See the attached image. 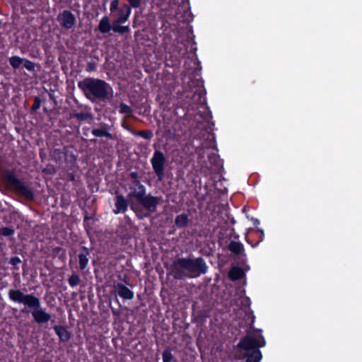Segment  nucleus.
Returning <instances> with one entry per match:
<instances>
[{
	"label": "nucleus",
	"instance_id": "obj_1",
	"mask_svg": "<svg viewBox=\"0 0 362 362\" xmlns=\"http://www.w3.org/2000/svg\"><path fill=\"white\" fill-rule=\"evenodd\" d=\"M208 266L202 257L197 258L178 257L171 264V272L175 279L194 278L207 272Z\"/></svg>",
	"mask_w": 362,
	"mask_h": 362
},
{
	"label": "nucleus",
	"instance_id": "obj_2",
	"mask_svg": "<svg viewBox=\"0 0 362 362\" xmlns=\"http://www.w3.org/2000/svg\"><path fill=\"white\" fill-rule=\"evenodd\" d=\"M87 99L94 103H105L110 101L113 97V91L111 86L105 81L86 78L78 83Z\"/></svg>",
	"mask_w": 362,
	"mask_h": 362
},
{
	"label": "nucleus",
	"instance_id": "obj_3",
	"mask_svg": "<svg viewBox=\"0 0 362 362\" xmlns=\"http://www.w3.org/2000/svg\"><path fill=\"white\" fill-rule=\"evenodd\" d=\"M8 296L13 302L25 305V307L21 310V313L27 312L26 307L31 309L32 316L37 323L43 324L51 320L50 314L41 308L40 299L33 294H25L19 289H10Z\"/></svg>",
	"mask_w": 362,
	"mask_h": 362
},
{
	"label": "nucleus",
	"instance_id": "obj_4",
	"mask_svg": "<svg viewBox=\"0 0 362 362\" xmlns=\"http://www.w3.org/2000/svg\"><path fill=\"white\" fill-rule=\"evenodd\" d=\"M169 6L170 10L169 15L173 17L171 21H175L176 23H192L194 21L189 0H170Z\"/></svg>",
	"mask_w": 362,
	"mask_h": 362
},
{
	"label": "nucleus",
	"instance_id": "obj_5",
	"mask_svg": "<svg viewBox=\"0 0 362 362\" xmlns=\"http://www.w3.org/2000/svg\"><path fill=\"white\" fill-rule=\"evenodd\" d=\"M4 177L6 185L17 195L23 197L28 200H34V192L24 182L20 180L11 170L4 173Z\"/></svg>",
	"mask_w": 362,
	"mask_h": 362
},
{
	"label": "nucleus",
	"instance_id": "obj_6",
	"mask_svg": "<svg viewBox=\"0 0 362 362\" xmlns=\"http://www.w3.org/2000/svg\"><path fill=\"white\" fill-rule=\"evenodd\" d=\"M261 332L260 329H255L252 332H248L240 339L238 344V347L247 351L264 347L266 342Z\"/></svg>",
	"mask_w": 362,
	"mask_h": 362
},
{
	"label": "nucleus",
	"instance_id": "obj_7",
	"mask_svg": "<svg viewBox=\"0 0 362 362\" xmlns=\"http://www.w3.org/2000/svg\"><path fill=\"white\" fill-rule=\"evenodd\" d=\"M110 11L112 18V23H125L131 13V6L124 3H119V0H112Z\"/></svg>",
	"mask_w": 362,
	"mask_h": 362
},
{
	"label": "nucleus",
	"instance_id": "obj_8",
	"mask_svg": "<svg viewBox=\"0 0 362 362\" xmlns=\"http://www.w3.org/2000/svg\"><path fill=\"white\" fill-rule=\"evenodd\" d=\"M151 163L158 180L159 181L163 180L165 177V165L166 163V158L164 153L160 151L156 150L151 159Z\"/></svg>",
	"mask_w": 362,
	"mask_h": 362
},
{
	"label": "nucleus",
	"instance_id": "obj_9",
	"mask_svg": "<svg viewBox=\"0 0 362 362\" xmlns=\"http://www.w3.org/2000/svg\"><path fill=\"white\" fill-rule=\"evenodd\" d=\"M160 202V198L152 196L150 194H146L144 192H137V204L141 205L148 213H153L156 211L157 206Z\"/></svg>",
	"mask_w": 362,
	"mask_h": 362
},
{
	"label": "nucleus",
	"instance_id": "obj_10",
	"mask_svg": "<svg viewBox=\"0 0 362 362\" xmlns=\"http://www.w3.org/2000/svg\"><path fill=\"white\" fill-rule=\"evenodd\" d=\"M136 197V191H132L127 196V199H125L123 195L117 194L116 196V202H115V209L114 212L115 214H119L120 212H125L127 206L130 205L131 209L133 211H136V206L134 203V197Z\"/></svg>",
	"mask_w": 362,
	"mask_h": 362
},
{
	"label": "nucleus",
	"instance_id": "obj_11",
	"mask_svg": "<svg viewBox=\"0 0 362 362\" xmlns=\"http://www.w3.org/2000/svg\"><path fill=\"white\" fill-rule=\"evenodd\" d=\"M175 52L176 53H175L173 55L171 54L170 52L169 53L170 57L174 58L173 59V64H172V66L179 64L180 62V59L182 57H183L187 54V49L186 47L185 44H184V43L180 44L178 42L177 45L175 46Z\"/></svg>",
	"mask_w": 362,
	"mask_h": 362
},
{
	"label": "nucleus",
	"instance_id": "obj_12",
	"mask_svg": "<svg viewBox=\"0 0 362 362\" xmlns=\"http://www.w3.org/2000/svg\"><path fill=\"white\" fill-rule=\"evenodd\" d=\"M98 30L103 33H109L110 30L116 33H124L128 30V26H121L119 24H113L112 27L111 24H99Z\"/></svg>",
	"mask_w": 362,
	"mask_h": 362
},
{
	"label": "nucleus",
	"instance_id": "obj_13",
	"mask_svg": "<svg viewBox=\"0 0 362 362\" xmlns=\"http://www.w3.org/2000/svg\"><path fill=\"white\" fill-rule=\"evenodd\" d=\"M228 248L231 253L236 256H246V254L245 253L244 246L240 242L231 240L228 244Z\"/></svg>",
	"mask_w": 362,
	"mask_h": 362
},
{
	"label": "nucleus",
	"instance_id": "obj_14",
	"mask_svg": "<svg viewBox=\"0 0 362 362\" xmlns=\"http://www.w3.org/2000/svg\"><path fill=\"white\" fill-rule=\"evenodd\" d=\"M90 255V251L89 250L85 247H81V252L78 255V262H79V267L81 270H83L86 268L89 259L88 256Z\"/></svg>",
	"mask_w": 362,
	"mask_h": 362
},
{
	"label": "nucleus",
	"instance_id": "obj_15",
	"mask_svg": "<svg viewBox=\"0 0 362 362\" xmlns=\"http://www.w3.org/2000/svg\"><path fill=\"white\" fill-rule=\"evenodd\" d=\"M54 329L56 334L58 335L60 341L66 342L70 340L71 334L64 326L55 325Z\"/></svg>",
	"mask_w": 362,
	"mask_h": 362
},
{
	"label": "nucleus",
	"instance_id": "obj_16",
	"mask_svg": "<svg viewBox=\"0 0 362 362\" xmlns=\"http://www.w3.org/2000/svg\"><path fill=\"white\" fill-rule=\"evenodd\" d=\"M244 276L245 272L243 269L239 267H232L228 272V277L233 281L240 280Z\"/></svg>",
	"mask_w": 362,
	"mask_h": 362
},
{
	"label": "nucleus",
	"instance_id": "obj_17",
	"mask_svg": "<svg viewBox=\"0 0 362 362\" xmlns=\"http://www.w3.org/2000/svg\"><path fill=\"white\" fill-rule=\"evenodd\" d=\"M59 23H76L74 15L69 10H64L57 18Z\"/></svg>",
	"mask_w": 362,
	"mask_h": 362
},
{
	"label": "nucleus",
	"instance_id": "obj_18",
	"mask_svg": "<svg viewBox=\"0 0 362 362\" xmlns=\"http://www.w3.org/2000/svg\"><path fill=\"white\" fill-rule=\"evenodd\" d=\"M189 215L185 213L177 215L175 218V226L178 228H183L189 223Z\"/></svg>",
	"mask_w": 362,
	"mask_h": 362
},
{
	"label": "nucleus",
	"instance_id": "obj_19",
	"mask_svg": "<svg viewBox=\"0 0 362 362\" xmlns=\"http://www.w3.org/2000/svg\"><path fill=\"white\" fill-rule=\"evenodd\" d=\"M245 357L246 362H260L262 355L261 351L256 349L255 350L247 351L245 354Z\"/></svg>",
	"mask_w": 362,
	"mask_h": 362
},
{
	"label": "nucleus",
	"instance_id": "obj_20",
	"mask_svg": "<svg viewBox=\"0 0 362 362\" xmlns=\"http://www.w3.org/2000/svg\"><path fill=\"white\" fill-rule=\"evenodd\" d=\"M117 292L119 296L124 299H132L134 297V293L127 286L121 284L117 285Z\"/></svg>",
	"mask_w": 362,
	"mask_h": 362
},
{
	"label": "nucleus",
	"instance_id": "obj_21",
	"mask_svg": "<svg viewBox=\"0 0 362 362\" xmlns=\"http://www.w3.org/2000/svg\"><path fill=\"white\" fill-rule=\"evenodd\" d=\"M71 118H76L79 121L93 119V116L90 112H77L71 114Z\"/></svg>",
	"mask_w": 362,
	"mask_h": 362
},
{
	"label": "nucleus",
	"instance_id": "obj_22",
	"mask_svg": "<svg viewBox=\"0 0 362 362\" xmlns=\"http://www.w3.org/2000/svg\"><path fill=\"white\" fill-rule=\"evenodd\" d=\"M92 134L97 137H107L109 139H112V135L106 130L105 127H103L100 129H93L92 130Z\"/></svg>",
	"mask_w": 362,
	"mask_h": 362
},
{
	"label": "nucleus",
	"instance_id": "obj_23",
	"mask_svg": "<svg viewBox=\"0 0 362 362\" xmlns=\"http://www.w3.org/2000/svg\"><path fill=\"white\" fill-rule=\"evenodd\" d=\"M23 61H25L24 59L21 58L18 56H13L10 57L9 59V63L11 66L15 69H18L21 66V65L23 63Z\"/></svg>",
	"mask_w": 362,
	"mask_h": 362
},
{
	"label": "nucleus",
	"instance_id": "obj_24",
	"mask_svg": "<svg viewBox=\"0 0 362 362\" xmlns=\"http://www.w3.org/2000/svg\"><path fill=\"white\" fill-rule=\"evenodd\" d=\"M162 358L163 362H171L173 356L171 353V349L169 347H167L162 354Z\"/></svg>",
	"mask_w": 362,
	"mask_h": 362
},
{
	"label": "nucleus",
	"instance_id": "obj_25",
	"mask_svg": "<svg viewBox=\"0 0 362 362\" xmlns=\"http://www.w3.org/2000/svg\"><path fill=\"white\" fill-rule=\"evenodd\" d=\"M15 233V230L11 227L0 228V236L10 237Z\"/></svg>",
	"mask_w": 362,
	"mask_h": 362
},
{
	"label": "nucleus",
	"instance_id": "obj_26",
	"mask_svg": "<svg viewBox=\"0 0 362 362\" xmlns=\"http://www.w3.org/2000/svg\"><path fill=\"white\" fill-rule=\"evenodd\" d=\"M69 284L71 286L74 287L79 284L81 282L80 277L78 274H72L68 279Z\"/></svg>",
	"mask_w": 362,
	"mask_h": 362
},
{
	"label": "nucleus",
	"instance_id": "obj_27",
	"mask_svg": "<svg viewBox=\"0 0 362 362\" xmlns=\"http://www.w3.org/2000/svg\"><path fill=\"white\" fill-rule=\"evenodd\" d=\"M137 136H141L145 139H151L153 136V132L151 130H143V131H137Z\"/></svg>",
	"mask_w": 362,
	"mask_h": 362
},
{
	"label": "nucleus",
	"instance_id": "obj_28",
	"mask_svg": "<svg viewBox=\"0 0 362 362\" xmlns=\"http://www.w3.org/2000/svg\"><path fill=\"white\" fill-rule=\"evenodd\" d=\"M24 60H25V61H23L24 66L30 71H35V63L28 59H24Z\"/></svg>",
	"mask_w": 362,
	"mask_h": 362
},
{
	"label": "nucleus",
	"instance_id": "obj_29",
	"mask_svg": "<svg viewBox=\"0 0 362 362\" xmlns=\"http://www.w3.org/2000/svg\"><path fill=\"white\" fill-rule=\"evenodd\" d=\"M132 109L129 106L127 105H125L124 103H122L119 106V112L123 114H130L132 112Z\"/></svg>",
	"mask_w": 362,
	"mask_h": 362
},
{
	"label": "nucleus",
	"instance_id": "obj_30",
	"mask_svg": "<svg viewBox=\"0 0 362 362\" xmlns=\"http://www.w3.org/2000/svg\"><path fill=\"white\" fill-rule=\"evenodd\" d=\"M40 105L41 100L40 99V98L35 97L34 104L33 105L31 109L33 112H36L40 107Z\"/></svg>",
	"mask_w": 362,
	"mask_h": 362
},
{
	"label": "nucleus",
	"instance_id": "obj_31",
	"mask_svg": "<svg viewBox=\"0 0 362 362\" xmlns=\"http://www.w3.org/2000/svg\"><path fill=\"white\" fill-rule=\"evenodd\" d=\"M257 233L259 235V240L256 243L255 245H253L251 243V245L252 247H255V246H257L259 242L262 241L263 239H264V232H263V230L262 229H258L257 230Z\"/></svg>",
	"mask_w": 362,
	"mask_h": 362
},
{
	"label": "nucleus",
	"instance_id": "obj_32",
	"mask_svg": "<svg viewBox=\"0 0 362 362\" xmlns=\"http://www.w3.org/2000/svg\"><path fill=\"white\" fill-rule=\"evenodd\" d=\"M21 260L18 257H13L11 258L9 261V264H11L13 266H16L18 264L21 263Z\"/></svg>",
	"mask_w": 362,
	"mask_h": 362
},
{
	"label": "nucleus",
	"instance_id": "obj_33",
	"mask_svg": "<svg viewBox=\"0 0 362 362\" xmlns=\"http://www.w3.org/2000/svg\"><path fill=\"white\" fill-rule=\"evenodd\" d=\"M95 69V64L94 62H88L87 66H86V71H93Z\"/></svg>",
	"mask_w": 362,
	"mask_h": 362
},
{
	"label": "nucleus",
	"instance_id": "obj_34",
	"mask_svg": "<svg viewBox=\"0 0 362 362\" xmlns=\"http://www.w3.org/2000/svg\"><path fill=\"white\" fill-rule=\"evenodd\" d=\"M192 36L194 37L193 35L192 27H190V28L187 31V38L189 39Z\"/></svg>",
	"mask_w": 362,
	"mask_h": 362
},
{
	"label": "nucleus",
	"instance_id": "obj_35",
	"mask_svg": "<svg viewBox=\"0 0 362 362\" xmlns=\"http://www.w3.org/2000/svg\"><path fill=\"white\" fill-rule=\"evenodd\" d=\"M130 6L133 8H136V0H128Z\"/></svg>",
	"mask_w": 362,
	"mask_h": 362
},
{
	"label": "nucleus",
	"instance_id": "obj_36",
	"mask_svg": "<svg viewBox=\"0 0 362 362\" xmlns=\"http://www.w3.org/2000/svg\"><path fill=\"white\" fill-rule=\"evenodd\" d=\"M100 23H110L109 18L107 16H105L102 18Z\"/></svg>",
	"mask_w": 362,
	"mask_h": 362
},
{
	"label": "nucleus",
	"instance_id": "obj_37",
	"mask_svg": "<svg viewBox=\"0 0 362 362\" xmlns=\"http://www.w3.org/2000/svg\"><path fill=\"white\" fill-rule=\"evenodd\" d=\"M18 216V213L16 211H13L10 214V218H15Z\"/></svg>",
	"mask_w": 362,
	"mask_h": 362
},
{
	"label": "nucleus",
	"instance_id": "obj_38",
	"mask_svg": "<svg viewBox=\"0 0 362 362\" xmlns=\"http://www.w3.org/2000/svg\"><path fill=\"white\" fill-rule=\"evenodd\" d=\"M197 85L204 87V81L202 80L197 81Z\"/></svg>",
	"mask_w": 362,
	"mask_h": 362
},
{
	"label": "nucleus",
	"instance_id": "obj_39",
	"mask_svg": "<svg viewBox=\"0 0 362 362\" xmlns=\"http://www.w3.org/2000/svg\"><path fill=\"white\" fill-rule=\"evenodd\" d=\"M125 220L127 223H129V224H132V222L131 221L130 218L128 216L125 217Z\"/></svg>",
	"mask_w": 362,
	"mask_h": 362
},
{
	"label": "nucleus",
	"instance_id": "obj_40",
	"mask_svg": "<svg viewBox=\"0 0 362 362\" xmlns=\"http://www.w3.org/2000/svg\"><path fill=\"white\" fill-rule=\"evenodd\" d=\"M66 28H71L72 25L73 24H68V23H66V24H63Z\"/></svg>",
	"mask_w": 362,
	"mask_h": 362
},
{
	"label": "nucleus",
	"instance_id": "obj_41",
	"mask_svg": "<svg viewBox=\"0 0 362 362\" xmlns=\"http://www.w3.org/2000/svg\"><path fill=\"white\" fill-rule=\"evenodd\" d=\"M131 177L136 179V172L131 173Z\"/></svg>",
	"mask_w": 362,
	"mask_h": 362
},
{
	"label": "nucleus",
	"instance_id": "obj_42",
	"mask_svg": "<svg viewBox=\"0 0 362 362\" xmlns=\"http://www.w3.org/2000/svg\"><path fill=\"white\" fill-rule=\"evenodd\" d=\"M136 4H137V8H138L141 6V0H137Z\"/></svg>",
	"mask_w": 362,
	"mask_h": 362
},
{
	"label": "nucleus",
	"instance_id": "obj_43",
	"mask_svg": "<svg viewBox=\"0 0 362 362\" xmlns=\"http://www.w3.org/2000/svg\"><path fill=\"white\" fill-rule=\"evenodd\" d=\"M133 23H136V14L134 15V17H133V21H132Z\"/></svg>",
	"mask_w": 362,
	"mask_h": 362
},
{
	"label": "nucleus",
	"instance_id": "obj_44",
	"mask_svg": "<svg viewBox=\"0 0 362 362\" xmlns=\"http://www.w3.org/2000/svg\"><path fill=\"white\" fill-rule=\"evenodd\" d=\"M136 216H137V218H141V216H140V214H139V210H138V209H137V214H136Z\"/></svg>",
	"mask_w": 362,
	"mask_h": 362
},
{
	"label": "nucleus",
	"instance_id": "obj_45",
	"mask_svg": "<svg viewBox=\"0 0 362 362\" xmlns=\"http://www.w3.org/2000/svg\"><path fill=\"white\" fill-rule=\"evenodd\" d=\"M49 98L53 100H54V95L52 94H49Z\"/></svg>",
	"mask_w": 362,
	"mask_h": 362
},
{
	"label": "nucleus",
	"instance_id": "obj_46",
	"mask_svg": "<svg viewBox=\"0 0 362 362\" xmlns=\"http://www.w3.org/2000/svg\"><path fill=\"white\" fill-rule=\"evenodd\" d=\"M245 300L247 301V303H250V298H247L245 299Z\"/></svg>",
	"mask_w": 362,
	"mask_h": 362
},
{
	"label": "nucleus",
	"instance_id": "obj_47",
	"mask_svg": "<svg viewBox=\"0 0 362 362\" xmlns=\"http://www.w3.org/2000/svg\"><path fill=\"white\" fill-rule=\"evenodd\" d=\"M209 118H211V117H212V115H211V112H209Z\"/></svg>",
	"mask_w": 362,
	"mask_h": 362
},
{
	"label": "nucleus",
	"instance_id": "obj_48",
	"mask_svg": "<svg viewBox=\"0 0 362 362\" xmlns=\"http://www.w3.org/2000/svg\"><path fill=\"white\" fill-rule=\"evenodd\" d=\"M202 93H199V98H202Z\"/></svg>",
	"mask_w": 362,
	"mask_h": 362
},
{
	"label": "nucleus",
	"instance_id": "obj_49",
	"mask_svg": "<svg viewBox=\"0 0 362 362\" xmlns=\"http://www.w3.org/2000/svg\"><path fill=\"white\" fill-rule=\"evenodd\" d=\"M4 220L6 223H8V221L6 220V217H4Z\"/></svg>",
	"mask_w": 362,
	"mask_h": 362
},
{
	"label": "nucleus",
	"instance_id": "obj_50",
	"mask_svg": "<svg viewBox=\"0 0 362 362\" xmlns=\"http://www.w3.org/2000/svg\"><path fill=\"white\" fill-rule=\"evenodd\" d=\"M194 50V51H196L197 50V48H192V51Z\"/></svg>",
	"mask_w": 362,
	"mask_h": 362
},
{
	"label": "nucleus",
	"instance_id": "obj_51",
	"mask_svg": "<svg viewBox=\"0 0 362 362\" xmlns=\"http://www.w3.org/2000/svg\"><path fill=\"white\" fill-rule=\"evenodd\" d=\"M259 223V221L257 219L255 220V223Z\"/></svg>",
	"mask_w": 362,
	"mask_h": 362
},
{
	"label": "nucleus",
	"instance_id": "obj_52",
	"mask_svg": "<svg viewBox=\"0 0 362 362\" xmlns=\"http://www.w3.org/2000/svg\"><path fill=\"white\" fill-rule=\"evenodd\" d=\"M173 25L175 26V28H176V25H177V24L173 23Z\"/></svg>",
	"mask_w": 362,
	"mask_h": 362
},
{
	"label": "nucleus",
	"instance_id": "obj_53",
	"mask_svg": "<svg viewBox=\"0 0 362 362\" xmlns=\"http://www.w3.org/2000/svg\"><path fill=\"white\" fill-rule=\"evenodd\" d=\"M139 188H144V186L143 185H140Z\"/></svg>",
	"mask_w": 362,
	"mask_h": 362
},
{
	"label": "nucleus",
	"instance_id": "obj_54",
	"mask_svg": "<svg viewBox=\"0 0 362 362\" xmlns=\"http://www.w3.org/2000/svg\"><path fill=\"white\" fill-rule=\"evenodd\" d=\"M90 141H95L96 140L95 139H91Z\"/></svg>",
	"mask_w": 362,
	"mask_h": 362
}]
</instances>
